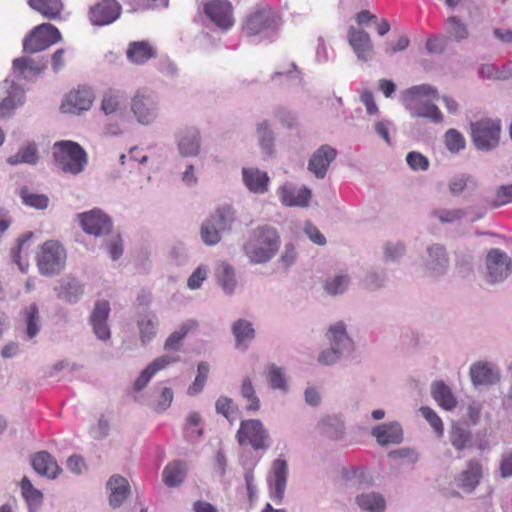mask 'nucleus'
<instances>
[{"label":"nucleus","instance_id":"1","mask_svg":"<svg viewBox=\"0 0 512 512\" xmlns=\"http://www.w3.org/2000/svg\"><path fill=\"white\" fill-rule=\"evenodd\" d=\"M280 238L275 228L268 225L254 229L244 246V251L254 263L269 261L278 251Z\"/></svg>","mask_w":512,"mask_h":512},{"label":"nucleus","instance_id":"7","mask_svg":"<svg viewBox=\"0 0 512 512\" xmlns=\"http://www.w3.org/2000/svg\"><path fill=\"white\" fill-rule=\"evenodd\" d=\"M61 40V33L50 23H42L34 27L23 41L26 53L41 52Z\"/></svg>","mask_w":512,"mask_h":512},{"label":"nucleus","instance_id":"47","mask_svg":"<svg viewBox=\"0 0 512 512\" xmlns=\"http://www.w3.org/2000/svg\"><path fill=\"white\" fill-rule=\"evenodd\" d=\"M479 74L487 79L505 80L512 76V70L510 67L500 69L494 64H485L480 68Z\"/></svg>","mask_w":512,"mask_h":512},{"label":"nucleus","instance_id":"28","mask_svg":"<svg viewBox=\"0 0 512 512\" xmlns=\"http://www.w3.org/2000/svg\"><path fill=\"white\" fill-rule=\"evenodd\" d=\"M57 297L68 303H75L83 294L82 285L75 278H64L55 288Z\"/></svg>","mask_w":512,"mask_h":512},{"label":"nucleus","instance_id":"6","mask_svg":"<svg viewBox=\"0 0 512 512\" xmlns=\"http://www.w3.org/2000/svg\"><path fill=\"white\" fill-rule=\"evenodd\" d=\"M65 262L66 251L58 241L49 240L43 243L37 255V266L41 274H57L65 267Z\"/></svg>","mask_w":512,"mask_h":512},{"label":"nucleus","instance_id":"38","mask_svg":"<svg viewBox=\"0 0 512 512\" xmlns=\"http://www.w3.org/2000/svg\"><path fill=\"white\" fill-rule=\"evenodd\" d=\"M13 68L24 78L40 74L46 68L45 63L37 62L31 58L21 57L13 61Z\"/></svg>","mask_w":512,"mask_h":512},{"label":"nucleus","instance_id":"43","mask_svg":"<svg viewBox=\"0 0 512 512\" xmlns=\"http://www.w3.org/2000/svg\"><path fill=\"white\" fill-rule=\"evenodd\" d=\"M266 377L269 385L273 389H279L284 392L288 390L286 377L282 368L275 364H269L266 368Z\"/></svg>","mask_w":512,"mask_h":512},{"label":"nucleus","instance_id":"4","mask_svg":"<svg viewBox=\"0 0 512 512\" xmlns=\"http://www.w3.org/2000/svg\"><path fill=\"white\" fill-rule=\"evenodd\" d=\"M233 220L234 212L230 206L218 208L201 225L200 236L202 241L208 246L218 244L221 240V232L229 229Z\"/></svg>","mask_w":512,"mask_h":512},{"label":"nucleus","instance_id":"15","mask_svg":"<svg viewBox=\"0 0 512 512\" xmlns=\"http://www.w3.org/2000/svg\"><path fill=\"white\" fill-rule=\"evenodd\" d=\"M93 98V92L89 87L79 86L66 95L60 109L63 113L77 114L88 110L92 105Z\"/></svg>","mask_w":512,"mask_h":512},{"label":"nucleus","instance_id":"44","mask_svg":"<svg viewBox=\"0 0 512 512\" xmlns=\"http://www.w3.org/2000/svg\"><path fill=\"white\" fill-rule=\"evenodd\" d=\"M22 495L29 506H39L43 500V494L40 490L36 489L28 477L24 476L20 482Z\"/></svg>","mask_w":512,"mask_h":512},{"label":"nucleus","instance_id":"32","mask_svg":"<svg viewBox=\"0 0 512 512\" xmlns=\"http://www.w3.org/2000/svg\"><path fill=\"white\" fill-rule=\"evenodd\" d=\"M470 376L475 385L494 384L499 380V374L487 363H476L470 368Z\"/></svg>","mask_w":512,"mask_h":512},{"label":"nucleus","instance_id":"35","mask_svg":"<svg viewBox=\"0 0 512 512\" xmlns=\"http://www.w3.org/2000/svg\"><path fill=\"white\" fill-rule=\"evenodd\" d=\"M178 148L182 156H196L200 151V132L197 129L187 130L179 139Z\"/></svg>","mask_w":512,"mask_h":512},{"label":"nucleus","instance_id":"16","mask_svg":"<svg viewBox=\"0 0 512 512\" xmlns=\"http://www.w3.org/2000/svg\"><path fill=\"white\" fill-rule=\"evenodd\" d=\"M486 265L491 282L502 281L511 273V259L499 249L488 252Z\"/></svg>","mask_w":512,"mask_h":512},{"label":"nucleus","instance_id":"10","mask_svg":"<svg viewBox=\"0 0 512 512\" xmlns=\"http://www.w3.org/2000/svg\"><path fill=\"white\" fill-rule=\"evenodd\" d=\"M287 477V462L280 458L274 460L267 476V484L269 496L276 504H280L284 499Z\"/></svg>","mask_w":512,"mask_h":512},{"label":"nucleus","instance_id":"36","mask_svg":"<svg viewBox=\"0 0 512 512\" xmlns=\"http://www.w3.org/2000/svg\"><path fill=\"white\" fill-rule=\"evenodd\" d=\"M125 93L116 88H108L103 92L101 101V110L105 114L116 112L125 100Z\"/></svg>","mask_w":512,"mask_h":512},{"label":"nucleus","instance_id":"46","mask_svg":"<svg viewBox=\"0 0 512 512\" xmlns=\"http://www.w3.org/2000/svg\"><path fill=\"white\" fill-rule=\"evenodd\" d=\"M20 196L25 205L37 209H45L48 206V197L44 194H36L29 190L28 187H23L20 190Z\"/></svg>","mask_w":512,"mask_h":512},{"label":"nucleus","instance_id":"41","mask_svg":"<svg viewBox=\"0 0 512 512\" xmlns=\"http://www.w3.org/2000/svg\"><path fill=\"white\" fill-rule=\"evenodd\" d=\"M216 277L219 284L221 285L225 292H233L236 285V281L234 269L231 265L225 262L219 264L218 267L216 268Z\"/></svg>","mask_w":512,"mask_h":512},{"label":"nucleus","instance_id":"25","mask_svg":"<svg viewBox=\"0 0 512 512\" xmlns=\"http://www.w3.org/2000/svg\"><path fill=\"white\" fill-rule=\"evenodd\" d=\"M410 102L408 109L412 117L427 118L434 123H441L443 121V114L435 104L421 100Z\"/></svg>","mask_w":512,"mask_h":512},{"label":"nucleus","instance_id":"33","mask_svg":"<svg viewBox=\"0 0 512 512\" xmlns=\"http://www.w3.org/2000/svg\"><path fill=\"white\" fill-rule=\"evenodd\" d=\"M110 490L109 502L113 508L119 507L129 493V483L122 476H112L108 481Z\"/></svg>","mask_w":512,"mask_h":512},{"label":"nucleus","instance_id":"8","mask_svg":"<svg viewBox=\"0 0 512 512\" xmlns=\"http://www.w3.org/2000/svg\"><path fill=\"white\" fill-rule=\"evenodd\" d=\"M500 132L499 120L482 119L471 123V137L479 150L489 151L495 148L499 143Z\"/></svg>","mask_w":512,"mask_h":512},{"label":"nucleus","instance_id":"5","mask_svg":"<svg viewBox=\"0 0 512 512\" xmlns=\"http://www.w3.org/2000/svg\"><path fill=\"white\" fill-rule=\"evenodd\" d=\"M236 439L241 446H251L254 450H266L270 446L269 433L258 419L241 421Z\"/></svg>","mask_w":512,"mask_h":512},{"label":"nucleus","instance_id":"40","mask_svg":"<svg viewBox=\"0 0 512 512\" xmlns=\"http://www.w3.org/2000/svg\"><path fill=\"white\" fill-rule=\"evenodd\" d=\"M356 501L359 507L367 512H383L385 509V500L376 493L361 494Z\"/></svg>","mask_w":512,"mask_h":512},{"label":"nucleus","instance_id":"60","mask_svg":"<svg viewBox=\"0 0 512 512\" xmlns=\"http://www.w3.org/2000/svg\"><path fill=\"white\" fill-rule=\"evenodd\" d=\"M434 216H436L441 222H454L462 218L463 211L460 209H439L434 211Z\"/></svg>","mask_w":512,"mask_h":512},{"label":"nucleus","instance_id":"53","mask_svg":"<svg viewBox=\"0 0 512 512\" xmlns=\"http://www.w3.org/2000/svg\"><path fill=\"white\" fill-rule=\"evenodd\" d=\"M201 417L197 412H191L186 420L185 433L189 438H199L203 434V430L200 427Z\"/></svg>","mask_w":512,"mask_h":512},{"label":"nucleus","instance_id":"54","mask_svg":"<svg viewBox=\"0 0 512 512\" xmlns=\"http://www.w3.org/2000/svg\"><path fill=\"white\" fill-rule=\"evenodd\" d=\"M197 371L194 383L188 389L190 395L197 394L203 389L208 377L209 365L206 362H200Z\"/></svg>","mask_w":512,"mask_h":512},{"label":"nucleus","instance_id":"50","mask_svg":"<svg viewBox=\"0 0 512 512\" xmlns=\"http://www.w3.org/2000/svg\"><path fill=\"white\" fill-rule=\"evenodd\" d=\"M444 142L447 149L452 153H457L465 148V138L456 129H449L444 135Z\"/></svg>","mask_w":512,"mask_h":512},{"label":"nucleus","instance_id":"27","mask_svg":"<svg viewBox=\"0 0 512 512\" xmlns=\"http://www.w3.org/2000/svg\"><path fill=\"white\" fill-rule=\"evenodd\" d=\"M372 435L380 445L399 444L402 441V429L398 423L376 426Z\"/></svg>","mask_w":512,"mask_h":512},{"label":"nucleus","instance_id":"22","mask_svg":"<svg viewBox=\"0 0 512 512\" xmlns=\"http://www.w3.org/2000/svg\"><path fill=\"white\" fill-rule=\"evenodd\" d=\"M482 476L481 463L478 460H470L466 469L456 478L457 486L471 492L478 486Z\"/></svg>","mask_w":512,"mask_h":512},{"label":"nucleus","instance_id":"26","mask_svg":"<svg viewBox=\"0 0 512 512\" xmlns=\"http://www.w3.org/2000/svg\"><path fill=\"white\" fill-rule=\"evenodd\" d=\"M28 5L49 20L60 19L64 10L62 0H28Z\"/></svg>","mask_w":512,"mask_h":512},{"label":"nucleus","instance_id":"21","mask_svg":"<svg viewBox=\"0 0 512 512\" xmlns=\"http://www.w3.org/2000/svg\"><path fill=\"white\" fill-rule=\"evenodd\" d=\"M243 182L250 192L263 194L268 191L270 178L268 174L258 168H243Z\"/></svg>","mask_w":512,"mask_h":512},{"label":"nucleus","instance_id":"51","mask_svg":"<svg viewBox=\"0 0 512 512\" xmlns=\"http://www.w3.org/2000/svg\"><path fill=\"white\" fill-rule=\"evenodd\" d=\"M27 324L28 337H34L39 331V311L35 304H31L24 311Z\"/></svg>","mask_w":512,"mask_h":512},{"label":"nucleus","instance_id":"24","mask_svg":"<svg viewBox=\"0 0 512 512\" xmlns=\"http://www.w3.org/2000/svg\"><path fill=\"white\" fill-rule=\"evenodd\" d=\"M280 198L285 206H301L308 205L311 198V191L306 188L296 189L288 185H284L279 189Z\"/></svg>","mask_w":512,"mask_h":512},{"label":"nucleus","instance_id":"20","mask_svg":"<svg viewBox=\"0 0 512 512\" xmlns=\"http://www.w3.org/2000/svg\"><path fill=\"white\" fill-rule=\"evenodd\" d=\"M178 357H172L169 355H162L154 359L138 376L134 382V389L141 391L147 386L151 378L160 370L166 368L169 364L177 362Z\"/></svg>","mask_w":512,"mask_h":512},{"label":"nucleus","instance_id":"42","mask_svg":"<svg viewBox=\"0 0 512 512\" xmlns=\"http://www.w3.org/2000/svg\"><path fill=\"white\" fill-rule=\"evenodd\" d=\"M449 440L456 450H463L471 441V432L458 424H453L449 431Z\"/></svg>","mask_w":512,"mask_h":512},{"label":"nucleus","instance_id":"56","mask_svg":"<svg viewBox=\"0 0 512 512\" xmlns=\"http://www.w3.org/2000/svg\"><path fill=\"white\" fill-rule=\"evenodd\" d=\"M349 284L346 275H338L325 283V290L330 295H337L344 292Z\"/></svg>","mask_w":512,"mask_h":512},{"label":"nucleus","instance_id":"49","mask_svg":"<svg viewBox=\"0 0 512 512\" xmlns=\"http://www.w3.org/2000/svg\"><path fill=\"white\" fill-rule=\"evenodd\" d=\"M140 339L142 343H147L156 335L157 320L156 317L145 316L138 322Z\"/></svg>","mask_w":512,"mask_h":512},{"label":"nucleus","instance_id":"29","mask_svg":"<svg viewBox=\"0 0 512 512\" xmlns=\"http://www.w3.org/2000/svg\"><path fill=\"white\" fill-rule=\"evenodd\" d=\"M431 395L444 410L451 411L457 406L455 395L443 381H436L432 384Z\"/></svg>","mask_w":512,"mask_h":512},{"label":"nucleus","instance_id":"31","mask_svg":"<svg viewBox=\"0 0 512 512\" xmlns=\"http://www.w3.org/2000/svg\"><path fill=\"white\" fill-rule=\"evenodd\" d=\"M232 334L235 338L236 347L245 350L255 337V329L251 322L239 319L232 325Z\"/></svg>","mask_w":512,"mask_h":512},{"label":"nucleus","instance_id":"23","mask_svg":"<svg viewBox=\"0 0 512 512\" xmlns=\"http://www.w3.org/2000/svg\"><path fill=\"white\" fill-rule=\"evenodd\" d=\"M31 464L38 474L51 479L56 478L60 473L57 462L46 451L36 453L31 459Z\"/></svg>","mask_w":512,"mask_h":512},{"label":"nucleus","instance_id":"37","mask_svg":"<svg viewBox=\"0 0 512 512\" xmlns=\"http://www.w3.org/2000/svg\"><path fill=\"white\" fill-rule=\"evenodd\" d=\"M163 482L168 487H177L182 484L185 478V469L181 462L173 461L168 463L162 473Z\"/></svg>","mask_w":512,"mask_h":512},{"label":"nucleus","instance_id":"19","mask_svg":"<svg viewBox=\"0 0 512 512\" xmlns=\"http://www.w3.org/2000/svg\"><path fill=\"white\" fill-rule=\"evenodd\" d=\"M336 157V150L329 145H322L313 153L309 160L308 169L317 178H324L328 167Z\"/></svg>","mask_w":512,"mask_h":512},{"label":"nucleus","instance_id":"34","mask_svg":"<svg viewBox=\"0 0 512 512\" xmlns=\"http://www.w3.org/2000/svg\"><path fill=\"white\" fill-rule=\"evenodd\" d=\"M198 323L195 320H187L183 322L179 329L172 332L164 343V350L179 351L184 338L192 331L196 330Z\"/></svg>","mask_w":512,"mask_h":512},{"label":"nucleus","instance_id":"55","mask_svg":"<svg viewBox=\"0 0 512 512\" xmlns=\"http://www.w3.org/2000/svg\"><path fill=\"white\" fill-rule=\"evenodd\" d=\"M420 411L423 417L429 422L431 427L434 429L436 434L439 437H442L444 434V426L441 418L437 415V413L427 406L421 407Z\"/></svg>","mask_w":512,"mask_h":512},{"label":"nucleus","instance_id":"2","mask_svg":"<svg viewBox=\"0 0 512 512\" xmlns=\"http://www.w3.org/2000/svg\"><path fill=\"white\" fill-rule=\"evenodd\" d=\"M53 156L62 171L73 175L80 173L87 162L84 149L72 141L56 142L53 146Z\"/></svg>","mask_w":512,"mask_h":512},{"label":"nucleus","instance_id":"39","mask_svg":"<svg viewBox=\"0 0 512 512\" xmlns=\"http://www.w3.org/2000/svg\"><path fill=\"white\" fill-rule=\"evenodd\" d=\"M37 160L38 152L36 145L34 143H28L21 147L15 155L10 156L7 159V162L10 165H18L22 163L35 164Z\"/></svg>","mask_w":512,"mask_h":512},{"label":"nucleus","instance_id":"13","mask_svg":"<svg viewBox=\"0 0 512 512\" xmlns=\"http://www.w3.org/2000/svg\"><path fill=\"white\" fill-rule=\"evenodd\" d=\"M121 11L117 0H98L90 7L89 19L93 25H109L119 18Z\"/></svg>","mask_w":512,"mask_h":512},{"label":"nucleus","instance_id":"45","mask_svg":"<svg viewBox=\"0 0 512 512\" xmlns=\"http://www.w3.org/2000/svg\"><path fill=\"white\" fill-rule=\"evenodd\" d=\"M240 393L248 402L246 406L248 411L255 412L260 409V400L255 393V389L250 378L246 377L243 379Z\"/></svg>","mask_w":512,"mask_h":512},{"label":"nucleus","instance_id":"48","mask_svg":"<svg viewBox=\"0 0 512 512\" xmlns=\"http://www.w3.org/2000/svg\"><path fill=\"white\" fill-rule=\"evenodd\" d=\"M216 410L230 422L238 418V407L235 405L233 400L228 397L222 396L216 401Z\"/></svg>","mask_w":512,"mask_h":512},{"label":"nucleus","instance_id":"62","mask_svg":"<svg viewBox=\"0 0 512 512\" xmlns=\"http://www.w3.org/2000/svg\"><path fill=\"white\" fill-rule=\"evenodd\" d=\"M305 232L307 236L317 245H324L326 243V238L319 231V229L314 226L312 223H307L305 226Z\"/></svg>","mask_w":512,"mask_h":512},{"label":"nucleus","instance_id":"17","mask_svg":"<svg viewBox=\"0 0 512 512\" xmlns=\"http://www.w3.org/2000/svg\"><path fill=\"white\" fill-rule=\"evenodd\" d=\"M110 313V305L106 300L97 301L90 316V323L98 339L108 340L111 336L107 320Z\"/></svg>","mask_w":512,"mask_h":512},{"label":"nucleus","instance_id":"3","mask_svg":"<svg viewBox=\"0 0 512 512\" xmlns=\"http://www.w3.org/2000/svg\"><path fill=\"white\" fill-rule=\"evenodd\" d=\"M282 24L281 17L269 6H261L250 12L243 21L242 29L248 36L265 32L276 34Z\"/></svg>","mask_w":512,"mask_h":512},{"label":"nucleus","instance_id":"64","mask_svg":"<svg viewBox=\"0 0 512 512\" xmlns=\"http://www.w3.org/2000/svg\"><path fill=\"white\" fill-rule=\"evenodd\" d=\"M361 101L365 105L369 115H373L378 112V107L375 103L374 96L371 91H364L361 94Z\"/></svg>","mask_w":512,"mask_h":512},{"label":"nucleus","instance_id":"9","mask_svg":"<svg viewBox=\"0 0 512 512\" xmlns=\"http://www.w3.org/2000/svg\"><path fill=\"white\" fill-rule=\"evenodd\" d=\"M328 337L334 347L323 351L319 355L318 360L324 365L334 364L339 359L341 351L350 349L352 346V342L346 333V327L343 322H338L331 326Z\"/></svg>","mask_w":512,"mask_h":512},{"label":"nucleus","instance_id":"61","mask_svg":"<svg viewBox=\"0 0 512 512\" xmlns=\"http://www.w3.org/2000/svg\"><path fill=\"white\" fill-rule=\"evenodd\" d=\"M499 470L501 477H512V450L503 454L500 461Z\"/></svg>","mask_w":512,"mask_h":512},{"label":"nucleus","instance_id":"14","mask_svg":"<svg viewBox=\"0 0 512 512\" xmlns=\"http://www.w3.org/2000/svg\"><path fill=\"white\" fill-rule=\"evenodd\" d=\"M82 229L91 235L102 236L112 229L110 218L99 209H93L78 215Z\"/></svg>","mask_w":512,"mask_h":512},{"label":"nucleus","instance_id":"12","mask_svg":"<svg viewBox=\"0 0 512 512\" xmlns=\"http://www.w3.org/2000/svg\"><path fill=\"white\" fill-rule=\"evenodd\" d=\"M205 15L220 29L228 30L234 23L233 6L228 0H211L204 4Z\"/></svg>","mask_w":512,"mask_h":512},{"label":"nucleus","instance_id":"30","mask_svg":"<svg viewBox=\"0 0 512 512\" xmlns=\"http://www.w3.org/2000/svg\"><path fill=\"white\" fill-rule=\"evenodd\" d=\"M126 54L131 62L143 64L155 57L156 51L148 41H135L129 44Z\"/></svg>","mask_w":512,"mask_h":512},{"label":"nucleus","instance_id":"52","mask_svg":"<svg viewBox=\"0 0 512 512\" xmlns=\"http://www.w3.org/2000/svg\"><path fill=\"white\" fill-rule=\"evenodd\" d=\"M437 95V90L428 84L413 86L405 92L406 98L410 101L420 100L422 96L435 98Z\"/></svg>","mask_w":512,"mask_h":512},{"label":"nucleus","instance_id":"59","mask_svg":"<svg viewBox=\"0 0 512 512\" xmlns=\"http://www.w3.org/2000/svg\"><path fill=\"white\" fill-rule=\"evenodd\" d=\"M257 132L259 135V142L262 147V149L266 153L272 152V146H273V134L271 130H269L267 123H261L258 125Z\"/></svg>","mask_w":512,"mask_h":512},{"label":"nucleus","instance_id":"11","mask_svg":"<svg viewBox=\"0 0 512 512\" xmlns=\"http://www.w3.org/2000/svg\"><path fill=\"white\" fill-rule=\"evenodd\" d=\"M131 110L142 124H150L157 117V102L152 92L139 90L131 102Z\"/></svg>","mask_w":512,"mask_h":512},{"label":"nucleus","instance_id":"63","mask_svg":"<svg viewBox=\"0 0 512 512\" xmlns=\"http://www.w3.org/2000/svg\"><path fill=\"white\" fill-rule=\"evenodd\" d=\"M206 279V270L198 267L188 279V287L190 289H197L201 286L202 282Z\"/></svg>","mask_w":512,"mask_h":512},{"label":"nucleus","instance_id":"18","mask_svg":"<svg viewBox=\"0 0 512 512\" xmlns=\"http://www.w3.org/2000/svg\"><path fill=\"white\" fill-rule=\"evenodd\" d=\"M348 42L357 58L362 61H368L373 54V44L369 34L361 29L351 26L348 29Z\"/></svg>","mask_w":512,"mask_h":512},{"label":"nucleus","instance_id":"58","mask_svg":"<svg viewBox=\"0 0 512 512\" xmlns=\"http://www.w3.org/2000/svg\"><path fill=\"white\" fill-rule=\"evenodd\" d=\"M406 161L412 170L426 171L429 168L428 158L420 152H409L406 156Z\"/></svg>","mask_w":512,"mask_h":512},{"label":"nucleus","instance_id":"57","mask_svg":"<svg viewBox=\"0 0 512 512\" xmlns=\"http://www.w3.org/2000/svg\"><path fill=\"white\" fill-rule=\"evenodd\" d=\"M448 33L455 39L461 40L468 36V30L464 23L456 16H451L447 19Z\"/></svg>","mask_w":512,"mask_h":512}]
</instances>
